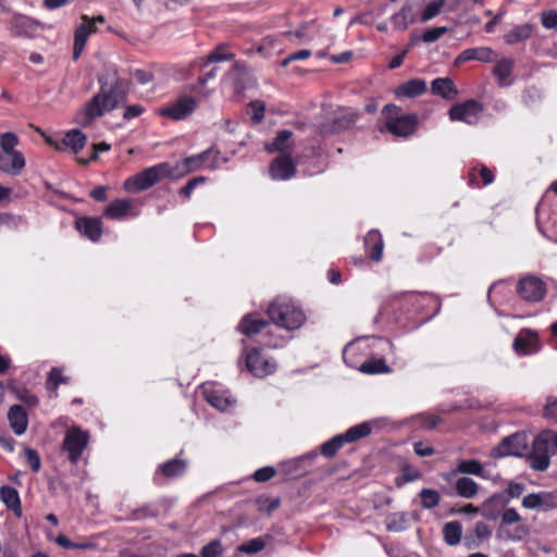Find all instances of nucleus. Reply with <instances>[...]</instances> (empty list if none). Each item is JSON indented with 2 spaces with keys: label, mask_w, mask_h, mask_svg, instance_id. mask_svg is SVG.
<instances>
[{
  "label": "nucleus",
  "mask_w": 557,
  "mask_h": 557,
  "mask_svg": "<svg viewBox=\"0 0 557 557\" xmlns=\"http://www.w3.org/2000/svg\"><path fill=\"white\" fill-rule=\"evenodd\" d=\"M100 91L85 106L87 124L106 112L114 110L125 99L122 83L114 70H108L99 78Z\"/></svg>",
  "instance_id": "obj_1"
},
{
  "label": "nucleus",
  "mask_w": 557,
  "mask_h": 557,
  "mask_svg": "<svg viewBox=\"0 0 557 557\" xmlns=\"http://www.w3.org/2000/svg\"><path fill=\"white\" fill-rule=\"evenodd\" d=\"M267 313L274 324L286 330H296L306 321L304 311L286 297L274 299L268 307Z\"/></svg>",
  "instance_id": "obj_2"
},
{
  "label": "nucleus",
  "mask_w": 557,
  "mask_h": 557,
  "mask_svg": "<svg viewBox=\"0 0 557 557\" xmlns=\"http://www.w3.org/2000/svg\"><path fill=\"white\" fill-rule=\"evenodd\" d=\"M383 128L394 136L409 137L418 126L416 114H403L396 104H386L382 110Z\"/></svg>",
  "instance_id": "obj_3"
},
{
  "label": "nucleus",
  "mask_w": 557,
  "mask_h": 557,
  "mask_svg": "<svg viewBox=\"0 0 557 557\" xmlns=\"http://www.w3.org/2000/svg\"><path fill=\"white\" fill-rule=\"evenodd\" d=\"M165 177H176V172L169 163L162 162L127 178L124 188L127 191L146 190Z\"/></svg>",
  "instance_id": "obj_4"
},
{
  "label": "nucleus",
  "mask_w": 557,
  "mask_h": 557,
  "mask_svg": "<svg viewBox=\"0 0 557 557\" xmlns=\"http://www.w3.org/2000/svg\"><path fill=\"white\" fill-rule=\"evenodd\" d=\"M529 534V527L515 508H506L500 517L497 536L502 540L519 542Z\"/></svg>",
  "instance_id": "obj_5"
},
{
  "label": "nucleus",
  "mask_w": 557,
  "mask_h": 557,
  "mask_svg": "<svg viewBox=\"0 0 557 557\" xmlns=\"http://www.w3.org/2000/svg\"><path fill=\"white\" fill-rule=\"evenodd\" d=\"M553 455H555L554 448L543 431L533 441L532 450H528L527 457L533 470L544 471L549 467Z\"/></svg>",
  "instance_id": "obj_6"
},
{
  "label": "nucleus",
  "mask_w": 557,
  "mask_h": 557,
  "mask_svg": "<svg viewBox=\"0 0 557 557\" xmlns=\"http://www.w3.org/2000/svg\"><path fill=\"white\" fill-rule=\"evenodd\" d=\"M89 442V434L78 426L70 428L62 443V450L72 463H77Z\"/></svg>",
  "instance_id": "obj_7"
},
{
  "label": "nucleus",
  "mask_w": 557,
  "mask_h": 557,
  "mask_svg": "<svg viewBox=\"0 0 557 557\" xmlns=\"http://www.w3.org/2000/svg\"><path fill=\"white\" fill-rule=\"evenodd\" d=\"M528 436L525 433H515L505 437L497 447L493 448V457L505 456H527L528 454Z\"/></svg>",
  "instance_id": "obj_8"
},
{
  "label": "nucleus",
  "mask_w": 557,
  "mask_h": 557,
  "mask_svg": "<svg viewBox=\"0 0 557 557\" xmlns=\"http://www.w3.org/2000/svg\"><path fill=\"white\" fill-rule=\"evenodd\" d=\"M517 293L525 301L539 302L545 297L547 288L540 277L529 275L518 282Z\"/></svg>",
  "instance_id": "obj_9"
},
{
  "label": "nucleus",
  "mask_w": 557,
  "mask_h": 557,
  "mask_svg": "<svg viewBox=\"0 0 557 557\" xmlns=\"http://www.w3.org/2000/svg\"><path fill=\"white\" fill-rule=\"evenodd\" d=\"M482 112L483 106L479 101L471 99L453 106L449 110V117L451 121L474 125L478 123Z\"/></svg>",
  "instance_id": "obj_10"
},
{
  "label": "nucleus",
  "mask_w": 557,
  "mask_h": 557,
  "mask_svg": "<svg viewBox=\"0 0 557 557\" xmlns=\"http://www.w3.org/2000/svg\"><path fill=\"white\" fill-rule=\"evenodd\" d=\"M248 370L258 377L272 374L276 370V363L262 355L261 349L253 348L246 357Z\"/></svg>",
  "instance_id": "obj_11"
},
{
  "label": "nucleus",
  "mask_w": 557,
  "mask_h": 557,
  "mask_svg": "<svg viewBox=\"0 0 557 557\" xmlns=\"http://www.w3.org/2000/svg\"><path fill=\"white\" fill-rule=\"evenodd\" d=\"M196 109V100L193 97L183 96L168 107L159 110L163 116L180 121L191 114Z\"/></svg>",
  "instance_id": "obj_12"
},
{
  "label": "nucleus",
  "mask_w": 557,
  "mask_h": 557,
  "mask_svg": "<svg viewBox=\"0 0 557 557\" xmlns=\"http://www.w3.org/2000/svg\"><path fill=\"white\" fill-rule=\"evenodd\" d=\"M139 210L135 200L131 198L115 199L108 205L103 215L111 220H124L128 216H137Z\"/></svg>",
  "instance_id": "obj_13"
},
{
  "label": "nucleus",
  "mask_w": 557,
  "mask_h": 557,
  "mask_svg": "<svg viewBox=\"0 0 557 557\" xmlns=\"http://www.w3.org/2000/svg\"><path fill=\"white\" fill-rule=\"evenodd\" d=\"M46 141L59 151H63L66 148H70L74 153H77L85 147L87 137L79 129H71L60 141L53 140L50 137H48Z\"/></svg>",
  "instance_id": "obj_14"
},
{
  "label": "nucleus",
  "mask_w": 557,
  "mask_h": 557,
  "mask_svg": "<svg viewBox=\"0 0 557 557\" xmlns=\"http://www.w3.org/2000/svg\"><path fill=\"white\" fill-rule=\"evenodd\" d=\"M270 175L273 180L286 181L296 173V166L289 153L275 158L269 168Z\"/></svg>",
  "instance_id": "obj_15"
},
{
  "label": "nucleus",
  "mask_w": 557,
  "mask_h": 557,
  "mask_svg": "<svg viewBox=\"0 0 557 557\" xmlns=\"http://www.w3.org/2000/svg\"><path fill=\"white\" fill-rule=\"evenodd\" d=\"M82 18L83 23L77 27L74 36V60H77L81 57L89 35L97 30L96 24L91 23V18H89L87 15H84Z\"/></svg>",
  "instance_id": "obj_16"
},
{
  "label": "nucleus",
  "mask_w": 557,
  "mask_h": 557,
  "mask_svg": "<svg viewBox=\"0 0 557 557\" xmlns=\"http://www.w3.org/2000/svg\"><path fill=\"white\" fill-rule=\"evenodd\" d=\"M358 115L351 110H342L332 120L331 123L321 124L322 133H337L349 128L357 121Z\"/></svg>",
  "instance_id": "obj_17"
},
{
  "label": "nucleus",
  "mask_w": 557,
  "mask_h": 557,
  "mask_svg": "<svg viewBox=\"0 0 557 557\" xmlns=\"http://www.w3.org/2000/svg\"><path fill=\"white\" fill-rule=\"evenodd\" d=\"M187 470V462L183 459H171L163 463H161L154 473V482L160 484L161 476H164L166 479H174L183 475Z\"/></svg>",
  "instance_id": "obj_18"
},
{
  "label": "nucleus",
  "mask_w": 557,
  "mask_h": 557,
  "mask_svg": "<svg viewBox=\"0 0 557 557\" xmlns=\"http://www.w3.org/2000/svg\"><path fill=\"white\" fill-rule=\"evenodd\" d=\"M508 505V497L495 494L487 498L481 506V515L488 520H496L502 517Z\"/></svg>",
  "instance_id": "obj_19"
},
{
  "label": "nucleus",
  "mask_w": 557,
  "mask_h": 557,
  "mask_svg": "<svg viewBox=\"0 0 557 557\" xmlns=\"http://www.w3.org/2000/svg\"><path fill=\"white\" fill-rule=\"evenodd\" d=\"M496 53L488 47H475L463 50L455 60L456 64H460L468 61H480L490 63L495 60Z\"/></svg>",
  "instance_id": "obj_20"
},
{
  "label": "nucleus",
  "mask_w": 557,
  "mask_h": 557,
  "mask_svg": "<svg viewBox=\"0 0 557 557\" xmlns=\"http://www.w3.org/2000/svg\"><path fill=\"white\" fill-rule=\"evenodd\" d=\"M38 24L28 16L15 15L11 20V33L16 37H34L37 33Z\"/></svg>",
  "instance_id": "obj_21"
},
{
  "label": "nucleus",
  "mask_w": 557,
  "mask_h": 557,
  "mask_svg": "<svg viewBox=\"0 0 557 557\" xmlns=\"http://www.w3.org/2000/svg\"><path fill=\"white\" fill-rule=\"evenodd\" d=\"M25 168L22 152L8 153L0 151V171L10 175H18Z\"/></svg>",
  "instance_id": "obj_22"
},
{
  "label": "nucleus",
  "mask_w": 557,
  "mask_h": 557,
  "mask_svg": "<svg viewBox=\"0 0 557 557\" xmlns=\"http://www.w3.org/2000/svg\"><path fill=\"white\" fill-rule=\"evenodd\" d=\"M76 228L91 242H98L102 235V222L99 218H79L76 220Z\"/></svg>",
  "instance_id": "obj_23"
},
{
  "label": "nucleus",
  "mask_w": 557,
  "mask_h": 557,
  "mask_svg": "<svg viewBox=\"0 0 557 557\" xmlns=\"http://www.w3.org/2000/svg\"><path fill=\"white\" fill-rule=\"evenodd\" d=\"M426 91V83L422 78H412L403 84H400L396 90L395 95L397 97L405 98H414L423 95Z\"/></svg>",
  "instance_id": "obj_24"
},
{
  "label": "nucleus",
  "mask_w": 557,
  "mask_h": 557,
  "mask_svg": "<svg viewBox=\"0 0 557 557\" xmlns=\"http://www.w3.org/2000/svg\"><path fill=\"white\" fill-rule=\"evenodd\" d=\"M10 425L16 435L25 433L28 424V419L25 409L20 405H14L8 412Z\"/></svg>",
  "instance_id": "obj_25"
},
{
  "label": "nucleus",
  "mask_w": 557,
  "mask_h": 557,
  "mask_svg": "<svg viewBox=\"0 0 557 557\" xmlns=\"http://www.w3.org/2000/svg\"><path fill=\"white\" fill-rule=\"evenodd\" d=\"M515 65V60L511 58H502L496 61V64L493 69V75L497 78L498 84L502 87H506L510 85L509 77L512 73Z\"/></svg>",
  "instance_id": "obj_26"
},
{
  "label": "nucleus",
  "mask_w": 557,
  "mask_h": 557,
  "mask_svg": "<svg viewBox=\"0 0 557 557\" xmlns=\"http://www.w3.org/2000/svg\"><path fill=\"white\" fill-rule=\"evenodd\" d=\"M0 500L17 517L22 516V505L18 492L9 485L0 487Z\"/></svg>",
  "instance_id": "obj_27"
},
{
  "label": "nucleus",
  "mask_w": 557,
  "mask_h": 557,
  "mask_svg": "<svg viewBox=\"0 0 557 557\" xmlns=\"http://www.w3.org/2000/svg\"><path fill=\"white\" fill-rule=\"evenodd\" d=\"M293 137V133L288 129H282L280 132H277L276 136L274 137V139L271 141V143H267L264 145V149L270 152V153H274V152H286L289 150V148H292V139Z\"/></svg>",
  "instance_id": "obj_28"
},
{
  "label": "nucleus",
  "mask_w": 557,
  "mask_h": 557,
  "mask_svg": "<svg viewBox=\"0 0 557 557\" xmlns=\"http://www.w3.org/2000/svg\"><path fill=\"white\" fill-rule=\"evenodd\" d=\"M265 326H268V322L263 319L255 314H246L238 324V330L247 336H252L260 333Z\"/></svg>",
  "instance_id": "obj_29"
},
{
  "label": "nucleus",
  "mask_w": 557,
  "mask_h": 557,
  "mask_svg": "<svg viewBox=\"0 0 557 557\" xmlns=\"http://www.w3.org/2000/svg\"><path fill=\"white\" fill-rule=\"evenodd\" d=\"M431 89L434 95L449 100L458 94L454 82L447 77L435 78L431 84Z\"/></svg>",
  "instance_id": "obj_30"
},
{
  "label": "nucleus",
  "mask_w": 557,
  "mask_h": 557,
  "mask_svg": "<svg viewBox=\"0 0 557 557\" xmlns=\"http://www.w3.org/2000/svg\"><path fill=\"white\" fill-rule=\"evenodd\" d=\"M393 26L398 30H405L414 22V13L411 4L406 3L397 13L391 17Z\"/></svg>",
  "instance_id": "obj_31"
},
{
  "label": "nucleus",
  "mask_w": 557,
  "mask_h": 557,
  "mask_svg": "<svg viewBox=\"0 0 557 557\" xmlns=\"http://www.w3.org/2000/svg\"><path fill=\"white\" fill-rule=\"evenodd\" d=\"M366 246L369 247V257L379 262L383 256V239L377 231H370L364 238Z\"/></svg>",
  "instance_id": "obj_32"
},
{
  "label": "nucleus",
  "mask_w": 557,
  "mask_h": 557,
  "mask_svg": "<svg viewBox=\"0 0 557 557\" xmlns=\"http://www.w3.org/2000/svg\"><path fill=\"white\" fill-rule=\"evenodd\" d=\"M203 394H205L206 400L212 407H214L221 411L226 410L233 404V400L228 396H226L218 391L211 389L209 387L203 388Z\"/></svg>",
  "instance_id": "obj_33"
},
{
  "label": "nucleus",
  "mask_w": 557,
  "mask_h": 557,
  "mask_svg": "<svg viewBox=\"0 0 557 557\" xmlns=\"http://www.w3.org/2000/svg\"><path fill=\"white\" fill-rule=\"evenodd\" d=\"M455 490L462 498H472L478 494L479 485L468 476L458 478L455 482Z\"/></svg>",
  "instance_id": "obj_34"
},
{
  "label": "nucleus",
  "mask_w": 557,
  "mask_h": 557,
  "mask_svg": "<svg viewBox=\"0 0 557 557\" xmlns=\"http://www.w3.org/2000/svg\"><path fill=\"white\" fill-rule=\"evenodd\" d=\"M462 535V527L459 521H449L443 527V536L446 544L455 546L459 544Z\"/></svg>",
  "instance_id": "obj_35"
},
{
  "label": "nucleus",
  "mask_w": 557,
  "mask_h": 557,
  "mask_svg": "<svg viewBox=\"0 0 557 557\" xmlns=\"http://www.w3.org/2000/svg\"><path fill=\"white\" fill-rule=\"evenodd\" d=\"M209 154H210V150H206L199 154L186 158L182 162V164L176 165V169H178L180 166H183V171L180 173H176V177L184 173L198 170L205 163V161L208 159Z\"/></svg>",
  "instance_id": "obj_36"
},
{
  "label": "nucleus",
  "mask_w": 557,
  "mask_h": 557,
  "mask_svg": "<svg viewBox=\"0 0 557 557\" xmlns=\"http://www.w3.org/2000/svg\"><path fill=\"white\" fill-rule=\"evenodd\" d=\"M536 341V333L528 332V337L519 335L515 338L513 348L518 354L528 355L535 351L534 345Z\"/></svg>",
  "instance_id": "obj_37"
},
{
  "label": "nucleus",
  "mask_w": 557,
  "mask_h": 557,
  "mask_svg": "<svg viewBox=\"0 0 557 557\" xmlns=\"http://www.w3.org/2000/svg\"><path fill=\"white\" fill-rule=\"evenodd\" d=\"M372 426L370 422H363L348 429L343 435L346 443H354L371 434Z\"/></svg>",
  "instance_id": "obj_38"
},
{
  "label": "nucleus",
  "mask_w": 557,
  "mask_h": 557,
  "mask_svg": "<svg viewBox=\"0 0 557 557\" xmlns=\"http://www.w3.org/2000/svg\"><path fill=\"white\" fill-rule=\"evenodd\" d=\"M531 36V28L529 25H519L510 29L504 37L506 44L515 45L528 39Z\"/></svg>",
  "instance_id": "obj_39"
},
{
  "label": "nucleus",
  "mask_w": 557,
  "mask_h": 557,
  "mask_svg": "<svg viewBox=\"0 0 557 557\" xmlns=\"http://www.w3.org/2000/svg\"><path fill=\"white\" fill-rule=\"evenodd\" d=\"M344 444H346L344 435L338 434L321 446V454L326 458H332L344 446Z\"/></svg>",
  "instance_id": "obj_40"
},
{
  "label": "nucleus",
  "mask_w": 557,
  "mask_h": 557,
  "mask_svg": "<svg viewBox=\"0 0 557 557\" xmlns=\"http://www.w3.org/2000/svg\"><path fill=\"white\" fill-rule=\"evenodd\" d=\"M457 471L484 478V470L480 461L475 459L461 460L457 465Z\"/></svg>",
  "instance_id": "obj_41"
},
{
  "label": "nucleus",
  "mask_w": 557,
  "mask_h": 557,
  "mask_svg": "<svg viewBox=\"0 0 557 557\" xmlns=\"http://www.w3.org/2000/svg\"><path fill=\"white\" fill-rule=\"evenodd\" d=\"M407 513L405 512H394L386 517L385 523L386 529L393 532H399L406 529L407 527Z\"/></svg>",
  "instance_id": "obj_42"
},
{
  "label": "nucleus",
  "mask_w": 557,
  "mask_h": 557,
  "mask_svg": "<svg viewBox=\"0 0 557 557\" xmlns=\"http://www.w3.org/2000/svg\"><path fill=\"white\" fill-rule=\"evenodd\" d=\"M359 371L366 374H379L389 372V368L384 359H377L363 362Z\"/></svg>",
  "instance_id": "obj_43"
},
{
  "label": "nucleus",
  "mask_w": 557,
  "mask_h": 557,
  "mask_svg": "<svg viewBox=\"0 0 557 557\" xmlns=\"http://www.w3.org/2000/svg\"><path fill=\"white\" fill-rule=\"evenodd\" d=\"M421 505L424 509H433L438 506L441 496L433 488H422L420 492Z\"/></svg>",
  "instance_id": "obj_44"
},
{
  "label": "nucleus",
  "mask_w": 557,
  "mask_h": 557,
  "mask_svg": "<svg viewBox=\"0 0 557 557\" xmlns=\"http://www.w3.org/2000/svg\"><path fill=\"white\" fill-rule=\"evenodd\" d=\"M445 3L446 0H433L429 2L423 12L421 13V22H428L433 17L437 16L441 13Z\"/></svg>",
  "instance_id": "obj_45"
},
{
  "label": "nucleus",
  "mask_w": 557,
  "mask_h": 557,
  "mask_svg": "<svg viewBox=\"0 0 557 557\" xmlns=\"http://www.w3.org/2000/svg\"><path fill=\"white\" fill-rule=\"evenodd\" d=\"M18 144V138L14 133L8 132L0 136V147L1 151L8 152V153H14L18 152L14 148Z\"/></svg>",
  "instance_id": "obj_46"
},
{
  "label": "nucleus",
  "mask_w": 557,
  "mask_h": 557,
  "mask_svg": "<svg viewBox=\"0 0 557 557\" xmlns=\"http://www.w3.org/2000/svg\"><path fill=\"white\" fill-rule=\"evenodd\" d=\"M61 383H67V379L59 368H52L47 380V388L55 392Z\"/></svg>",
  "instance_id": "obj_47"
},
{
  "label": "nucleus",
  "mask_w": 557,
  "mask_h": 557,
  "mask_svg": "<svg viewBox=\"0 0 557 557\" xmlns=\"http://www.w3.org/2000/svg\"><path fill=\"white\" fill-rule=\"evenodd\" d=\"M24 455H25L26 461L30 466V469L34 472H38L41 468V459H40V456L37 453V450H35L34 448H30V447H25Z\"/></svg>",
  "instance_id": "obj_48"
},
{
  "label": "nucleus",
  "mask_w": 557,
  "mask_h": 557,
  "mask_svg": "<svg viewBox=\"0 0 557 557\" xmlns=\"http://www.w3.org/2000/svg\"><path fill=\"white\" fill-rule=\"evenodd\" d=\"M523 491H524V485L522 483H517V482L510 481L507 485V488L504 492L498 493V494L505 495L506 497H508V504H509L512 498L520 497L522 495Z\"/></svg>",
  "instance_id": "obj_49"
},
{
  "label": "nucleus",
  "mask_w": 557,
  "mask_h": 557,
  "mask_svg": "<svg viewBox=\"0 0 557 557\" xmlns=\"http://www.w3.org/2000/svg\"><path fill=\"white\" fill-rule=\"evenodd\" d=\"M544 505V496L542 494H529L523 497L522 506L527 509H537L543 507Z\"/></svg>",
  "instance_id": "obj_50"
},
{
  "label": "nucleus",
  "mask_w": 557,
  "mask_h": 557,
  "mask_svg": "<svg viewBox=\"0 0 557 557\" xmlns=\"http://www.w3.org/2000/svg\"><path fill=\"white\" fill-rule=\"evenodd\" d=\"M225 47L223 45H220L214 51L208 54L207 61L205 64L213 63V62H221L233 59L232 53H227L224 51Z\"/></svg>",
  "instance_id": "obj_51"
},
{
  "label": "nucleus",
  "mask_w": 557,
  "mask_h": 557,
  "mask_svg": "<svg viewBox=\"0 0 557 557\" xmlns=\"http://www.w3.org/2000/svg\"><path fill=\"white\" fill-rule=\"evenodd\" d=\"M223 548L221 541L214 540L211 541L209 544L202 547L201 549V557H218L222 554Z\"/></svg>",
  "instance_id": "obj_52"
},
{
  "label": "nucleus",
  "mask_w": 557,
  "mask_h": 557,
  "mask_svg": "<svg viewBox=\"0 0 557 557\" xmlns=\"http://www.w3.org/2000/svg\"><path fill=\"white\" fill-rule=\"evenodd\" d=\"M264 541L260 537L252 539L247 543L243 544L239 549L246 554H255L264 548Z\"/></svg>",
  "instance_id": "obj_53"
},
{
  "label": "nucleus",
  "mask_w": 557,
  "mask_h": 557,
  "mask_svg": "<svg viewBox=\"0 0 557 557\" xmlns=\"http://www.w3.org/2000/svg\"><path fill=\"white\" fill-rule=\"evenodd\" d=\"M447 32V27L440 26L428 29L422 35V40L426 44H431L440 39Z\"/></svg>",
  "instance_id": "obj_54"
},
{
  "label": "nucleus",
  "mask_w": 557,
  "mask_h": 557,
  "mask_svg": "<svg viewBox=\"0 0 557 557\" xmlns=\"http://www.w3.org/2000/svg\"><path fill=\"white\" fill-rule=\"evenodd\" d=\"M416 419L419 424L426 430H433L441 421L437 416L426 413L419 414Z\"/></svg>",
  "instance_id": "obj_55"
},
{
  "label": "nucleus",
  "mask_w": 557,
  "mask_h": 557,
  "mask_svg": "<svg viewBox=\"0 0 557 557\" xmlns=\"http://www.w3.org/2000/svg\"><path fill=\"white\" fill-rule=\"evenodd\" d=\"M541 22H542V25L547 29H553V28L557 29V11H555V10L544 11L541 14Z\"/></svg>",
  "instance_id": "obj_56"
},
{
  "label": "nucleus",
  "mask_w": 557,
  "mask_h": 557,
  "mask_svg": "<svg viewBox=\"0 0 557 557\" xmlns=\"http://www.w3.org/2000/svg\"><path fill=\"white\" fill-rule=\"evenodd\" d=\"M543 416L557 422V398L548 397L543 410Z\"/></svg>",
  "instance_id": "obj_57"
},
{
  "label": "nucleus",
  "mask_w": 557,
  "mask_h": 557,
  "mask_svg": "<svg viewBox=\"0 0 557 557\" xmlns=\"http://www.w3.org/2000/svg\"><path fill=\"white\" fill-rule=\"evenodd\" d=\"M275 473H276V471L274 468L263 467V468L258 469L253 473V479L257 482H265V481H269L270 479H272L275 475Z\"/></svg>",
  "instance_id": "obj_58"
},
{
  "label": "nucleus",
  "mask_w": 557,
  "mask_h": 557,
  "mask_svg": "<svg viewBox=\"0 0 557 557\" xmlns=\"http://www.w3.org/2000/svg\"><path fill=\"white\" fill-rule=\"evenodd\" d=\"M310 55H311V51L308 49H302V50L296 51L294 53H290L288 57H286L282 61V66H287L293 61L308 59Z\"/></svg>",
  "instance_id": "obj_59"
},
{
  "label": "nucleus",
  "mask_w": 557,
  "mask_h": 557,
  "mask_svg": "<svg viewBox=\"0 0 557 557\" xmlns=\"http://www.w3.org/2000/svg\"><path fill=\"white\" fill-rule=\"evenodd\" d=\"M474 533H475L476 537H479V539H487L491 536L492 531L486 523L480 521V522H476V524L474 527Z\"/></svg>",
  "instance_id": "obj_60"
},
{
  "label": "nucleus",
  "mask_w": 557,
  "mask_h": 557,
  "mask_svg": "<svg viewBox=\"0 0 557 557\" xmlns=\"http://www.w3.org/2000/svg\"><path fill=\"white\" fill-rule=\"evenodd\" d=\"M414 453L420 456V457H429V456H432L434 455L435 450L433 447L431 446H425L423 443L421 442H418V443H414Z\"/></svg>",
  "instance_id": "obj_61"
},
{
  "label": "nucleus",
  "mask_w": 557,
  "mask_h": 557,
  "mask_svg": "<svg viewBox=\"0 0 557 557\" xmlns=\"http://www.w3.org/2000/svg\"><path fill=\"white\" fill-rule=\"evenodd\" d=\"M144 112V108L140 104L128 106L124 112V119L131 120Z\"/></svg>",
  "instance_id": "obj_62"
},
{
  "label": "nucleus",
  "mask_w": 557,
  "mask_h": 557,
  "mask_svg": "<svg viewBox=\"0 0 557 557\" xmlns=\"http://www.w3.org/2000/svg\"><path fill=\"white\" fill-rule=\"evenodd\" d=\"M251 108L253 109L252 120L257 123L261 122L264 116V106L259 102H252Z\"/></svg>",
  "instance_id": "obj_63"
},
{
  "label": "nucleus",
  "mask_w": 557,
  "mask_h": 557,
  "mask_svg": "<svg viewBox=\"0 0 557 557\" xmlns=\"http://www.w3.org/2000/svg\"><path fill=\"white\" fill-rule=\"evenodd\" d=\"M134 78L139 83V84H148L152 81V74L149 73V72H146V71H143V70H136L134 72Z\"/></svg>",
  "instance_id": "obj_64"
}]
</instances>
